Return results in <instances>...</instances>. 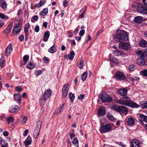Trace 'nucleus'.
Instances as JSON below:
<instances>
[{
	"label": "nucleus",
	"mask_w": 147,
	"mask_h": 147,
	"mask_svg": "<svg viewBox=\"0 0 147 147\" xmlns=\"http://www.w3.org/2000/svg\"><path fill=\"white\" fill-rule=\"evenodd\" d=\"M116 102L117 103L125 105L132 108H138L140 107L138 104L131 100H125L123 99H119L116 100Z\"/></svg>",
	"instance_id": "f257e3e1"
},
{
	"label": "nucleus",
	"mask_w": 147,
	"mask_h": 147,
	"mask_svg": "<svg viewBox=\"0 0 147 147\" xmlns=\"http://www.w3.org/2000/svg\"><path fill=\"white\" fill-rule=\"evenodd\" d=\"M116 37L119 40L126 41L128 39L127 35L126 32L122 30H117Z\"/></svg>",
	"instance_id": "f03ea898"
},
{
	"label": "nucleus",
	"mask_w": 147,
	"mask_h": 147,
	"mask_svg": "<svg viewBox=\"0 0 147 147\" xmlns=\"http://www.w3.org/2000/svg\"><path fill=\"white\" fill-rule=\"evenodd\" d=\"M112 130L111 125L109 124H107L101 126L99 131L101 133L103 134L110 131Z\"/></svg>",
	"instance_id": "7ed1b4c3"
},
{
	"label": "nucleus",
	"mask_w": 147,
	"mask_h": 147,
	"mask_svg": "<svg viewBox=\"0 0 147 147\" xmlns=\"http://www.w3.org/2000/svg\"><path fill=\"white\" fill-rule=\"evenodd\" d=\"M52 93V91L50 89H47L45 91L43 96L44 100L42 98L40 99V101L42 102V104L51 96Z\"/></svg>",
	"instance_id": "20e7f679"
},
{
	"label": "nucleus",
	"mask_w": 147,
	"mask_h": 147,
	"mask_svg": "<svg viewBox=\"0 0 147 147\" xmlns=\"http://www.w3.org/2000/svg\"><path fill=\"white\" fill-rule=\"evenodd\" d=\"M41 125V122L40 121H38L36 124V128L34 132L33 135L35 138H37L39 135Z\"/></svg>",
	"instance_id": "39448f33"
},
{
	"label": "nucleus",
	"mask_w": 147,
	"mask_h": 147,
	"mask_svg": "<svg viewBox=\"0 0 147 147\" xmlns=\"http://www.w3.org/2000/svg\"><path fill=\"white\" fill-rule=\"evenodd\" d=\"M102 101L103 102H108L112 101V99L110 96L107 94H101L99 96Z\"/></svg>",
	"instance_id": "423d86ee"
},
{
	"label": "nucleus",
	"mask_w": 147,
	"mask_h": 147,
	"mask_svg": "<svg viewBox=\"0 0 147 147\" xmlns=\"http://www.w3.org/2000/svg\"><path fill=\"white\" fill-rule=\"evenodd\" d=\"M137 10L140 13L147 14V7L142 4H139L138 5Z\"/></svg>",
	"instance_id": "0eeeda50"
},
{
	"label": "nucleus",
	"mask_w": 147,
	"mask_h": 147,
	"mask_svg": "<svg viewBox=\"0 0 147 147\" xmlns=\"http://www.w3.org/2000/svg\"><path fill=\"white\" fill-rule=\"evenodd\" d=\"M69 86V84H66L63 85L62 88V96L64 98L66 97L68 94Z\"/></svg>",
	"instance_id": "6e6552de"
},
{
	"label": "nucleus",
	"mask_w": 147,
	"mask_h": 147,
	"mask_svg": "<svg viewBox=\"0 0 147 147\" xmlns=\"http://www.w3.org/2000/svg\"><path fill=\"white\" fill-rule=\"evenodd\" d=\"M128 110V108L126 107L123 106H119L118 112L121 115H126Z\"/></svg>",
	"instance_id": "1a4fd4ad"
},
{
	"label": "nucleus",
	"mask_w": 147,
	"mask_h": 147,
	"mask_svg": "<svg viewBox=\"0 0 147 147\" xmlns=\"http://www.w3.org/2000/svg\"><path fill=\"white\" fill-rule=\"evenodd\" d=\"M22 28L21 25L19 23H15L13 30V33L14 34H16L20 32Z\"/></svg>",
	"instance_id": "9d476101"
},
{
	"label": "nucleus",
	"mask_w": 147,
	"mask_h": 147,
	"mask_svg": "<svg viewBox=\"0 0 147 147\" xmlns=\"http://www.w3.org/2000/svg\"><path fill=\"white\" fill-rule=\"evenodd\" d=\"M114 76L115 79L118 80H123L125 78V75L122 72L120 71L117 72Z\"/></svg>",
	"instance_id": "9b49d317"
},
{
	"label": "nucleus",
	"mask_w": 147,
	"mask_h": 147,
	"mask_svg": "<svg viewBox=\"0 0 147 147\" xmlns=\"http://www.w3.org/2000/svg\"><path fill=\"white\" fill-rule=\"evenodd\" d=\"M13 50V48L11 44H9L7 47L5 51V55L8 57L9 56Z\"/></svg>",
	"instance_id": "f8f14e48"
},
{
	"label": "nucleus",
	"mask_w": 147,
	"mask_h": 147,
	"mask_svg": "<svg viewBox=\"0 0 147 147\" xmlns=\"http://www.w3.org/2000/svg\"><path fill=\"white\" fill-rule=\"evenodd\" d=\"M130 47V46L127 43L123 42H121L119 44V48L120 49L124 50H128Z\"/></svg>",
	"instance_id": "ddd939ff"
},
{
	"label": "nucleus",
	"mask_w": 147,
	"mask_h": 147,
	"mask_svg": "<svg viewBox=\"0 0 147 147\" xmlns=\"http://www.w3.org/2000/svg\"><path fill=\"white\" fill-rule=\"evenodd\" d=\"M132 147H141L140 141L137 139L133 140L131 142Z\"/></svg>",
	"instance_id": "4468645a"
},
{
	"label": "nucleus",
	"mask_w": 147,
	"mask_h": 147,
	"mask_svg": "<svg viewBox=\"0 0 147 147\" xmlns=\"http://www.w3.org/2000/svg\"><path fill=\"white\" fill-rule=\"evenodd\" d=\"M20 110V108L19 106L16 105L14 107L11 106L9 108V111L11 113H14L18 112Z\"/></svg>",
	"instance_id": "2eb2a0df"
},
{
	"label": "nucleus",
	"mask_w": 147,
	"mask_h": 147,
	"mask_svg": "<svg viewBox=\"0 0 147 147\" xmlns=\"http://www.w3.org/2000/svg\"><path fill=\"white\" fill-rule=\"evenodd\" d=\"M29 24H26L24 28V32L25 33V38L26 41H27L28 38V36L29 35L28 26Z\"/></svg>",
	"instance_id": "dca6fc26"
},
{
	"label": "nucleus",
	"mask_w": 147,
	"mask_h": 147,
	"mask_svg": "<svg viewBox=\"0 0 147 147\" xmlns=\"http://www.w3.org/2000/svg\"><path fill=\"white\" fill-rule=\"evenodd\" d=\"M32 143V138L30 136H28L26 140L24 141V144L26 147H28V146L31 144Z\"/></svg>",
	"instance_id": "f3484780"
},
{
	"label": "nucleus",
	"mask_w": 147,
	"mask_h": 147,
	"mask_svg": "<svg viewBox=\"0 0 147 147\" xmlns=\"http://www.w3.org/2000/svg\"><path fill=\"white\" fill-rule=\"evenodd\" d=\"M144 58L139 57L137 59V63L140 65H144L145 64Z\"/></svg>",
	"instance_id": "a211bd4d"
},
{
	"label": "nucleus",
	"mask_w": 147,
	"mask_h": 147,
	"mask_svg": "<svg viewBox=\"0 0 147 147\" xmlns=\"http://www.w3.org/2000/svg\"><path fill=\"white\" fill-rule=\"evenodd\" d=\"M98 115L100 116H102L105 114V112L104 107H101L99 109L98 111Z\"/></svg>",
	"instance_id": "6ab92c4d"
},
{
	"label": "nucleus",
	"mask_w": 147,
	"mask_h": 147,
	"mask_svg": "<svg viewBox=\"0 0 147 147\" xmlns=\"http://www.w3.org/2000/svg\"><path fill=\"white\" fill-rule=\"evenodd\" d=\"M127 92V89L125 88H123L119 90L118 92L119 95L123 96L126 95Z\"/></svg>",
	"instance_id": "aec40b11"
},
{
	"label": "nucleus",
	"mask_w": 147,
	"mask_h": 147,
	"mask_svg": "<svg viewBox=\"0 0 147 147\" xmlns=\"http://www.w3.org/2000/svg\"><path fill=\"white\" fill-rule=\"evenodd\" d=\"M127 123L129 125L133 126L135 123V121L133 117H130L128 119Z\"/></svg>",
	"instance_id": "412c9836"
},
{
	"label": "nucleus",
	"mask_w": 147,
	"mask_h": 147,
	"mask_svg": "<svg viewBox=\"0 0 147 147\" xmlns=\"http://www.w3.org/2000/svg\"><path fill=\"white\" fill-rule=\"evenodd\" d=\"M143 18L141 16H137L135 17L134 19V22L136 23H141L143 21Z\"/></svg>",
	"instance_id": "4be33fe9"
},
{
	"label": "nucleus",
	"mask_w": 147,
	"mask_h": 147,
	"mask_svg": "<svg viewBox=\"0 0 147 147\" xmlns=\"http://www.w3.org/2000/svg\"><path fill=\"white\" fill-rule=\"evenodd\" d=\"M50 36V33L49 31L45 32L43 35V40L44 42H47L48 41V38Z\"/></svg>",
	"instance_id": "5701e85b"
},
{
	"label": "nucleus",
	"mask_w": 147,
	"mask_h": 147,
	"mask_svg": "<svg viewBox=\"0 0 147 147\" xmlns=\"http://www.w3.org/2000/svg\"><path fill=\"white\" fill-rule=\"evenodd\" d=\"M139 46L142 47H147V42L144 40H142L139 43Z\"/></svg>",
	"instance_id": "b1692460"
},
{
	"label": "nucleus",
	"mask_w": 147,
	"mask_h": 147,
	"mask_svg": "<svg viewBox=\"0 0 147 147\" xmlns=\"http://www.w3.org/2000/svg\"><path fill=\"white\" fill-rule=\"evenodd\" d=\"M0 6L4 10L7 8V4L5 1L4 0H0Z\"/></svg>",
	"instance_id": "393cba45"
},
{
	"label": "nucleus",
	"mask_w": 147,
	"mask_h": 147,
	"mask_svg": "<svg viewBox=\"0 0 147 147\" xmlns=\"http://www.w3.org/2000/svg\"><path fill=\"white\" fill-rule=\"evenodd\" d=\"M14 100L17 102L20 103L21 100V96L18 94H15L14 95Z\"/></svg>",
	"instance_id": "a878e982"
},
{
	"label": "nucleus",
	"mask_w": 147,
	"mask_h": 147,
	"mask_svg": "<svg viewBox=\"0 0 147 147\" xmlns=\"http://www.w3.org/2000/svg\"><path fill=\"white\" fill-rule=\"evenodd\" d=\"M1 144L2 147H8V144L7 142L4 139L1 140Z\"/></svg>",
	"instance_id": "bb28decb"
},
{
	"label": "nucleus",
	"mask_w": 147,
	"mask_h": 147,
	"mask_svg": "<svg viewBox=\"0 0 147 147\" xmlns=\"http://www.w3.org/2000/svg\"><path fill=\"white\" fill-rule=\"evenodd\" d=\"M48 13V9L47 8L44 9L42 11L40 12V14L42 16H46Z\"/></svg>",
	"instance_id": "cd10ccee"
},
{
	"label": "nucleus",
	"mask_w": 147,
	"mask_h": 147,
	"mask_svg": "<svg viewBox=\"0 0 147 147\" xmlns=\"http://www.w3.org/2000/svg\"><path fill=\"white\" fill-rule=\"evenodd\" d=\"M48 51L52 53H55L56 51V47L54 45H53L48 49Z\"/></svg>",
	"instance_id": "c85d7f7f"
},
{
	"label": "nucleus",
	"mask_w": 147,
	"mask_h": 147,
	"mask_svg": "<svg viewBox=\"0 0 147 147\" xmlns=\"http://www.w3.org/2000/svg\"><path fill=\"white\" fill-rule=\"evenodd\" d=\"M5 120L7 123L8 124H9L13 122L14 121V118L12 116H9V117L6 118Z\"/></svg>",
	"instance_id": "c756f323"
},
{
	"label": "nucleus",
	"mask_w": 147,
	"mask_h": 147,
	"mask_svg": "<svg viewBox=\"0 0 147 147\" xmlns=\"http://www.w3.org/2000/svg\"><path fill=\"white\" fill-rule=\"evenodd\" d=\"M136 54L140 57H145L144 52L141 50H139L137 51H136Z\"/></svg>",
	"instance_id": "7c9ffc66"
},
{
	"label": "nucleus",
	"mask_w": 147,
	"mask_h": 147,
	"mask_svg": "<svg viewBox=\"0 0 147 147\" xmlns=\"http://www.w3.org/2000/svg\"><path fill=\"white\" fill-rule=\"evenodd\" d=\"M26 67L28 69H33L35 67V65L33 63L29 62L26 65Z\"/></svg>",
	"instance_id": "2f4dec72"
},
{
	"label": "nucleus",
	"mask_w": 147,
	"mask_h": 147,
	"mask_svg": "<svg viewBox=\"0 0 147 147\" xmlns=\"http://www.w3.org/2000/svg\"><path fill=\"white\" fill-rule=\"evenodd\" d=\"M109 57H110V60L112 62H113V63H115L118 64V60L116 58H115L114 57H112L111 54L109 55Z\"/></svg>",
	"instance_id": "473e14b6"
},
{
	"label": "nucleus",
	"mask_w": 147,
	"mask_h": 147,
	"mask_svg": "<svg viewBox=\"0 0 147 147\" xmlns=\"http://www.w3.org/2000/svg\"><path fill=\"white\" fill-rule=\"evenodd\" d=\"M139 117L141 120L145 122H147V116L143 114H140Z\"/></svg>",
	"instance_id": "72a5a7b5"
},
{
	"label": "nucleus",
	"mask_w": 147,
	"mask_h": 147,
	"mask_svg": "<svg viewBox=\"0 0 147 147\" xmlns=\"http://www.w3.org/2000/svg\"><path fill=\"white\" fill-rule=\"evenodd\" d=\"M46 2V1L45 0H44L43 1L41 0L38 3L36 4L35 5V6L36 7H40L43 5Z\"/></svg>",
	"instance_id": "f704fd0d"
},
{
	"label": "nucleus",
	"mask_w": 147,
	"mask_h": 147,
	"mask_svg": "<svg viewBox=\"0 0 147 147\" xmlns=\"http://www.w3.org/2000/svg\"><path fill=\"white\" fill-rule=\"evenodd\" d=\"M142 107L143 108L147 109V101H142L140 103Z\"/></svg>",
	"instance_id": "c9c22d12"
},
{
	"label": "nucleus",
	"mask_w": 147,
	"mask_h": 147,
	"mask_svg": "<svg viewBox=\"0 0 147 147\" xmlns=\"http://www.w3.org/2000/svg\"><path fill=\"white\" fill-rule=\"evenodd\" d=\"M87 74L86 72H84L83 73L81 76L82 80L83 81H85L87 77Z\"/></svg>",
	"instance_id": "e433bc0d"
},
{
	"label": "nucleus",
	"mask_w": 147,
	"mask_h": 147,
	"mask_svg": "<svg viewBox=\"0 0 147 147\" xmlns=\"http://www.w3.org/2000/svg\"><path fill=\"white\" fill-rule=\"evenodd\" d=\"M73 144L75 146H78L79 145L78 140L77 138H75L72 142Z\"/></svg>",
	"instance_id": "4c0bfd02"
},
{
	"label": "nucleus",
	"mask_w": 147,
	"mask_h": 147,
	"mask_svg": "<svg viewBox=\"0 0 147 147\" xmlns=\"http://www.w3.org/2000/svg\"><path fill=\"white\" fill-rule=\"evenodd\" d=\"M69 98L71 102H73L75 98L74 95L71 92L69 94Z\"/></svg>",
	"instance_id": "58836bf2"
},
{
	"label": "nucleus",
	"mask_w": 147,
	"mask_h": 147,
	"mask_svg": "<svg viewBox=\"0 0 147 147\" xmlns=\"http://www.w3.org/2000/svg\"><path fill=\"white\" fill-rule=\"evenodd\" d=\"M110 108L117 111H118L119 106H117L116 105H113L111 106Z\"/></svg>",
	"instance_id": "ea45409f"
},
{
	"label": "nucleus",
	"mask_w": 147,
	"mask_h": 147,
	"mask_svg": "<svg viewBox=\"0 0 147 147\" xmlns=\"http://www.w3.org/2000/svg\"><path fill=\"white\" fill-rule=\"evenodd\" d=\"M84 65V62L82 59H81L80 61V62L79 63L78 65V67L80 69H82Z\"/></svg>",
	"instance_id": "a19ab883"
},
{
	"label": "nucleus",
	"mask_w": 147,
	"mask_h": 147,
	"mask_svg": "<svg viewBox=\"0 0 147 147\" xmlns=\"http://www.w3.org/2000/svg\"><path fill=\"white\" fill-rule=\"evenodd\" d=\"M140 73L144 76L147 77V69L142 71L140 72Z\"/></svg>",
	"instance_id": "79ce46f5"
},
{
	"label": "nucleus",
	"mask_w": 147,
	"mask_h": 147,
	"mask_svg": "<svg viewBox=\"0 0 147 147\" xmlns=\"http://www.w3.org/2000/svg\"><path fill=\"white\" fill-rule=\"evenodd\" d=\"M15 90L18 92H20L23 90V88L22 86H19L16 87L15 88Z\"/></svg>",
	"instance_id": "37998d69"
},
{
	"label": "nucleus",
	"mask_w": 147,
	"mask_h": 147,
	"mask_svg": "<svg viewBox=\"0 0 147 147\" xmlns=\"http://www.w3.org/2000/svg\"><path fill=\"white\" fill-rule=\"evenodd\" d=\"M75 54L73 51H71L70 53V56H69V59L72 60L74 59Z\"/></svg>",
	"instance_id": "c03bdc74"
},
{
	"label": "nucleus",
	"mask_w": 147,
	"mask_h": 147,
	"mask_svg": "<svg viewBox=\"0 0 147 147\" xmlns=\"http://www.w3.org/2000/svg\"><path fill=\"white\" fill-rule=\"evenodd\" d=\"M0 18L2 19H8L9 17L7 16H5L3 14L0 13Z\"/></svg>",
	"instance_id": "a18cd8bd"
},
{
	"label": "nucleus",
	"mask_w": 147,
	"mask_h": 147,
	"mask_svg": "<svg viewBox=\"0 0 147 147\" xmlns=\"http://www.w3.org/2000/svg\"><path fill=\"white\" fill-rule=\"evenodd\" d=\"M130 79L132 82H134L138 80L139 78L137 76H132L130 78Z\"/></svg>",
	"instance_id": "49530a36"
},
{
	"label": "nucleus",
	"mask_w": 147,
	"mask_h": 147,
	"mask_svg": "<svg viewBox=\"0 0 147 147\" xmlns=\"http://www.w3.org/2000/svg\"><path fill=\"white\" fill-rule=\"evenodd\" d=\"M27 120L28 118L26 116H24V118H23L22 121V123H23V124H25L26 123V121H27Z\"/></svg>",
	"instance_id": "de8ad7c7"
},
{
	"label": "nucleus",
	"mask_w": 147,
	"mask_h": 147,
	"mask_svg": "<svg viewBox=\"0 0 147 147\" xmlns=\"http://www.w3.org/2000/svg\"><path fill=\"white\" fill-rule=\"evenodd\" d=\"M107 117L109 118L111 120H113L114 119V118L113 115L109 113H108L107 115Z\"/></svg>",
	"instance_id": "09e8293b"
},
{
	"label": "nucleus",
	"mask_w": 147,
	"mask_h": 147,
	"mask_svg": "<svg viewBox=\"0 0 147 147\" xmlns=\"http://www.w3.org/2000/svg\"><path fill=\"white\" fill-rule=\"evenodd\" d=\"M129 71H134L135 69L134 65H129Z\"/></svg>",
	"instance_id": "8fccbe9b"
},
{
	"label": "nucleus",
	"mask_w": 147,
	"mask_h": 147,
	"mask_svg": "<svg viewBox=\"0 0 147 147\" xmlns=\"http://www.w3.org/2000/svg\"><path fill=\"white\" fill-rule=\"evenodd\" d=\"M29 58V56L27 55H26L23 57V60L25 62H26L28 61Z\"/></svg>",
	"instance_id": "3c124183"
},
{
	"label": "nucleus",
	"mask_w": 147,
	"mask_h": 147,
	"mask_svg": "<svg viewBox=\"0 0 147 147\" xmlns=\"http://www.w3.org/2000/svg\"><path fill=\"white\" fill-rule=\"evenodd\" d=\"M5 62V60L4 59L0 61V66L1 68L3 67Z\"/></svg>",
	"instance_id": "603ef678"
},
{
	"label": "nucleus",
	"mask_w": 147,
	"mask_h": 147,
	"mask_svg": "<svg viewBox=\"0 0 147 147\" xmlns=\"http://www.w3.org/2000/svg\"><path fill=\"white\" fill-rule=\"evenodd\" d=\"M42 73V71L40 70H38L35 72V74L36 76H38Z\"/></svg>",
	"instance_id": "864d4df0"
},
{
	"label": "nucleus",
	"mask_w": 147,
	"mask_h": 147,
	"mask_svg": "<svg viewBox=\"0 0 147 147\" xmlns=\"http://www.w3.org/2000/svg\"><path fill=\"white\" fill-rule=\"evenodd\" d=\"M43 60L44 61V63H48L49 62V59L45 57H44L43 58Z\"/></svg>",
	"instance_id": "5fc2aeb1"
},
{
	"label": "nucleus",
	"mask_w": 147,
	"mask_h": 147,
	"mask_svg": "<svg viewBox=\"0 0 147 147\" xmlns=\"http://www.w3.org/2000/svg\"><path fill=\"white\" fill-rule=\"evenodd\" d=\"M13 24L11 23H10L7 26V28H6L8 30L11 31V29L12 28V26Z\"/></svg>",
	"instance_id": "6e6d98bb"
},
{
	"label": "nucleus",
	"mask_w": 147,
	"mask_h": 147,
	"mask_svg": "<svg viewBox=\"0 0 147 147\" xmlns=\"http://www.w3.org/2000/svg\"><path fill=\"white\" fill-rule=\"evenodd\" d=\"M11 31L8 30L6 28L3 31V33L4 34H7V35L8 34L9 32Z\"/></svg>",
	"instance_id": "4d7b16f0"
},
{
	"label": "nucleus",
	"mask_w": 147,
	"mask_h": 147,
	"mask_svg": "<svg viewBox=\"0 0 147 147\" xmlns=\"http://www.w3.org/2000/svg\"><path fill=\"white\" fill-rule=\"evenodd\" d=\"M24 38V36L22 34L20 35L19 37V40L20 41H22Z\"/></svg>",
	"instance_id": "13d9d810"
},
{
	"label": "nucleus",
	"mask_w": 147,
	"mask_h": 147,
	"mask_svg": "<svg viewBox=\"0 0 147 147\" xmlns=\"http://www.w3.org/2000/svg\"><path fill=\"white\" fill-rule=\"evenodd\" d=\"M85 30H81L79 32V34L80 36H83L84 34Z\"/></svg>",
	"instance_id": "bf43d9fd"
},
{
	"label": "nucleus",
	"mask_w": 147,
	"mask_h": 147,
	"mask_svg": "<svg viewBox=\"0 0 147 147\" xmlns=\"http://www.w3.org/2000/svg\"><path fill=\"white\" fill-rule=\"evenodd\" d=\"M124 96L123 97V98L125 99V100H124V99H123V100H130V98L128 96H125H125Z\"/></svg>",
	"instance_id": "052dcab7"
},
{
	"label": "nucleus",
	"mask_w": 147,
	"mask_h": 147,
	"mask_svg": "<svg viewBox=\"0 0 147 147\" xmlns=\"http://www.w3.org/2000/svg\"><path fill=\"white\" fill-rule=\"evenodd\" d=\"M39 26H36L34 28V30L36 32H38L39 31Z\"/></svg>",
	"instance_id": "680f3d73"
},
{
	"label": "nucleus",
	"mask_w": 147,
	"mask_h": 147,
	"mask_svg": "<svg viewBox=\"0 0 147 147\" xmlns=\"http://www.w3.org/2000/svg\"><path fill=\"white\" fill-rule=\"evenodd\" d=\"M84 94H81L80 96H78V99L82 100L84 98Z\"/></svg>",
	"instance_id": "e2e57ef3"
},
{
	"label": "nucleus",
	"mask_w": 147,
	"mask_h": 147,
	"mask_svg": "<svg viewBox=\"0 0 147 147\" xmlns=\"http://www.w3.org/2000/svg\"><path fill=\"white\" fill-rule=\"evenodd\" d=\"M68 4V2L66 0H64L63 1V5L64 7H66L67 6Z\"/></svg>",
	"instance_id": "0e129e2a"
},
{
	"label": "nucleus",
	"mask_w": 147,
	"mask_h": 147,
	"mask_svg": "<svg viewBox=\"0 0 147 147\" xmlns=\"http://www.w3.org/2000/svg\"><path fill=\"white\" fill-rule=\"evenodd\" d=\"M4 24V21L2 20H0V28L2 27L3 26Z\"/></svg>",
	"instance_id": "69168bd1"
},
{
	"label": "nucleus",
	"mask_w": 147,
	"mask_h": 147,
	"mask_svg": "<svg viewBox=\"0 0 147 147\" xmlns=\"http://www.w3.org/2000/svg\"><path fill=\"white\" fill-rule=\"evenodd\" d=\"M28 132V129H26L25 130V131L23 133V135L24 136H26L27 134V133Z\"/></svg>",
	"instance_id": "338daca9"
},
{
	"label": "nucleus",
	"mask_w": 147,
	"mask_h": 147,
	"mask_svg": "<svg viewBox=\"0 0 147 147\" xmlns=\"http://www.w3.org/2000/svg\"><path fill=\"white\" fill-rule=\"evenodd\" d=\"M33 19L37 21L38 19V17L37 16L35 15L33 17Z\"/></svg>",
	"instance_id": "774afa93"
}]
</instances>
